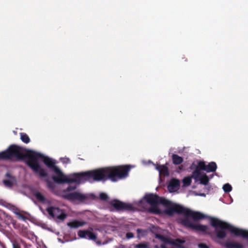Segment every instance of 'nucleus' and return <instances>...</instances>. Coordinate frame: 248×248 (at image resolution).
I'll return each mask as SVG.
<instances>
[{"label":"nucleus","mask_w":248,"mask_h":248,"mask_svg":"<svg viewBox=\"0 0 248 248\" xmlns=\"http://www.w3.org/2000/svg\"><path fill=\"white\" fill-rule=\"evenodd\" d=\"M131 169L130 165L108 167L97 170L74 173L71 177V183L80 184L82 181L91 179L95 181H106L108 179L116 182L126 177Z\"/></svg>","instance_id":"1"},{"label":"nucleus","mask_w":248,"mask_h":248,"mask_svg":"<svg viewBox=\"0 0 248 248\" xmlns=\"http://www.w3.org/2000/svg\"><path fill=\"white\" fill-rule=\"evenodd\" d=\"M175 213L181 214L185 216L186 218L180 220V222L185 227L195 230L198 232H206L208 227L206 225L201 224H196L193 223L188 217H191L194 220L197 221L204 219L206 216L199 212L193 211L188 208L176 204L174 209L173 210V215Z\"/></svg>","instance_id":"2"},{"label":"nucleus","mask_w":248,"mask_h":248,"mask_svg":"<svg viewBox=\"0 0 248 248\" xmlns=\"http://www.w3.org/2000/svg\"><path fill=\"white\" fill-rule=\"evenodd\" d=\"M14 158L25 162L31 168V149L12 144L7 150L0 152V159L9 160Z\"/></svg>","instance_id":"3"},{"label":"nucleus","mask_w":248,"mask_h":248,"mask_svg":"<svg viewBox=\"0 0 248 248\" xmlns=\"http://www.w3.org/2000/svg\"><path fill=\"white\" fill-rule=\"evenodd\" d=\"M144 199L148 203L152 206V207L150 209V212L158 213L159 210L157 208V205L158 204H161L165 207V210L164 212L166 215L169 216L173 215V210L176 203L154 194H147L144 196Z\"/></svg>","instance_id":"4"},{"label":"nucleus","mask_w":248,"mask_h":248,"mask_svg":"<svg viewBox=\"0 0 248 248\" xmlns=\"http://www.w3.org/2000/svg\"><path fill=\"white\" fill-rule=\"evenodd\" d=\"M42 161L49 169L56 174V175L52 176V179L55 183L58 184L71 183V177H67L63 174L59 168L55 165V160L45 156Z\"/></svg>","instance_id":"5"},{"label":"nucleus","mask_w":248,"mask_h":248,"mask_svg":"<svg viewBox=\"0 0 248 248\" xmlns=\"http://www.w3.org/2000/svg\"><path fill=\"white\" fill-rule=\"evenodd\" d=\"M44 157L43 154L32 150V170L38 174L41 178L48 176L47 172L41 167L38 162V160L43 161Z\"/></svg>","instance_id":"6"},{"label":"nucleus","mask_w":248,"mask_h":248,"mask_svg":"<svg viewBox=\"0 0 248 248\" xmlns=\"http://www.w3.org/2000/svg\"><path fill=\"white\" fill-rule=\"evenodd\" d=\"M64 199L71 201H77L80 202H84L90 200H96L97 196L93 193L82 194L78 192H74L65 194L63 195Z\"/></svg>","instance_id":"7"},{"label":"nucleus","mask_w":248,"mask_h":248,"mask_svg":"<svg viewBox=\"0 0 248 248\" xmlns=\"http://www.w3.org/2000/svg\"><path fill=\"white\" fill-rule=\"evenodd\" d=\"M46 211L51 217L60 221H63L67 216L64 210L58 207L50 206L46 208Z\"/></svg>","instance_id":"8"},{"label":"nucleus","mask_w":248,"mask_h":248,"mask_svg":"<svg viewBox=\"0 0 248 248\" xmlns=\"http://www.w3.org/2000/svg\"><path fill=\"white\" fill-rule=\"evenodd\" d=\"M109 204L118 211L131 210L133 208L131 204L123 202L116 199L111 201Z\"/></svg>","instance_id":"9"},{"label":"nucleus","mask_w":248,"mask_h":248,"mask_svg":"<svg viewBox=\"0 0 248 248\" xmlns=\"http://www.w3.org/2000/svg\"><path fill=\"white\" fill-rule=\"evenodd\" d=\"M156 237L164 241L167 244H170L174 246H176L178 248H181L183 243H184V241H182L180 239H176L173 240L170 238H166L161 234H156Z\"/></svg>","instance_id":"10"},{"label":"nucleus","mask_w":248,"mask_h":248,"mask_svg":"<svg viewBox=\"0 0 248 248\" xmlns=\"http://www.w3.org/2000/svg\"><path fill=\"white\" fill-rule=\"evenodd\" d=\"M199 167L207 172H215L217 169V165L215 162H211L208 165H206L204 161H199Z\"/></svg>","instance_id":"11"},{"label":"nucleus","mask_w":248,"mask_h":248,"mask_svg":"<svg viewBox=\"0 0 248 248\" xmlns=\"http://www.w3.org/2000/svg\"><path fill=\"white\" fill-rule=\"evenodd\" d=\"M78 235L81 238L88 239L93 241H95L97 239L96 234L89 230H79Z\"/></svg>","instance_id":"12"},{"label":"nucleus","mask_w":248,"mask_h":248,"mask_svg":"<svg viewBox=\"0 0 248 248\" xmlns=\"http://www.w3.org/2000/svg\"><path fill=\"white\" fill-rule=\"evenodd\" d=\"M5 176L8 178V179L3 180L2 181L3 185L6 187L12 188L16 182L15 177L13 176L9 172L6 173Z\"/></svg>","instance_id":"13"},{"label":"nucleus","mask_w":248,"mask_h":248,"mask_svg":"<svg viewBox=\"0 0 248 248\" xmlns=\"http://www.w3.org/2000/svg\"><path fill=\"white\" fill-rule=\"evenodd\" d=\"M189 168L191 170H194L192 174V177L195 179H198L201 175V171L202 170V169L199 167V161H198L197 164L195 162L192 163Z\"/></svg>","instance_id":"14"},{"label":"nucleus","mask_w":248,"mask_h":248,"mask_svg":"<svg viewBox=\"0 0 248 248\" xmlns=\"http://www.w3.org/2000/svg\"><path fill=\"white\" fill-rule=\"evenodd\" d=\"M14 213L16 215L17 218L19 219L23 220L24 221H26L28 220L31 221V219H30L28 216H27L28 215L26 213L20 211L17 208H14Z\"/></svg>","instance_id":"15"},{"label":"nucleus","mask_w":248,"mask_h":248,"mask_svg":"<svg viewBox=\"0 0 248 248\" xmlns=\"http://www.w3.org/2000/svg\"><path fill=\"white\" fill-rule=\"evenodd\" d=\"M87 224L84 221H79L78 220H73L72 221L67 223V226L71 228H78L83 226Z\"/></svg>","instance_id":"16"},{"label":"nucleus","mask_w":248,"mask_h":248,"mask_svg":"<svg viewBox=\"0 0 248 248\" xmlns=\"http://www.w3.org/2000/svg\"><path fill=\"white\" fill-rule=\"evenodd\" d=\"M180 186V181L176 179H172L170 180L168 188L170 192L174 191Z\"/></svg>","instance_id":"17"},{"label":"nucleus","mask_w":248,"mask_h":248,"mask_svg":"<svg viewBox=\"0 0 248 248\" xmlns=\"http://www.w3.org/2000/svg\"><path fill=\"white\" fill-rule=\"evenodd\" d=\"M156 169L159 171L160 175L167 176L169 175L168 168L165 165H156Z\"/></svg>","instance_id":"18"},{"label":"nucleus","mask_w":248,"mask_h":248,"mask_svg":"<svg viewBox=\"0 0 248 248\" xmlns=\"http://www.w3.org/2000/svg\"><path fill=\"white\" fill-rule=\"evenodd\" d=\"M224 246L226 248H244L242 245L234 242H226Z\"/></svg>","instance_id":"19"},{"label":"nucleus","mask_w":248,"mask_h":248,"mask_svg":"<svg viewBox=\"0 0 248 248\" xmlns=\"http://www.w3.org/2000/svg\"><path fill=\"white\" fill-rule=\"evenodd\" d=\"M34 196L36 200L42 203H46L48 202V200L45 197V196L40 192H37L34 193Z\"/></svg>","instance_id":"20"},{"label":"nucleus","mask_w":248,"mask_h":248,"mask_svg":"<svg viewBox=\"0 0 248 248\" xmlns=\"http://www.w3.org/2000/svg\"><path fill=\"white\" fill-rule=\"evenodd\" d=\"M171 158L173 164L175 165H180L184 161V159L182 157L176 154H172Z\"/></svg>","instance_id":"21"},{"label":"nucleus","mask_w":248,"mask_h":248,"mask_svg":"<svg viewBox=\"0 0 248 248\" xmlns=\"http://www.w3.org/2000/svg\"><path fill=\"white\" fill-rule=\"evenodd\" d=\"M11 219V216L4 211L0 210V222H5Z\"/></svg>","instance_id":"22"},{"label":"nucleus","mask_w":248,"mask_h":248,"mask_svg":"<svg viewBox=\"0 0 248 248\" xmlns=\"http://www.w3.org/2000/svg\"><path fill=\"white\" fill-rule=\"evenodd\" d=\"M209 179L206 174H204L200 178V183L202 185H206L209 182Z\"/></svg>","instance_id":"23"},{"label":"nucleus","mask_w":248,"mask_h":248,"mask_svg":"<svg viewBox=\"0 0 248 248\" xmlns=\"http://www.w3.org/2000/svg\"><path fill=\"white\" fill-rule=\"evenodd\" d=\"M21 140L26 143H29L30 141L29 136L27 134L24 133H21Z\"/></svg>","instance_id":"24"},{"label":"nucleus","mask_w":248,"mask_h":248,"mask_svg":"<svg viewBox=\"0 0 248 248\" xmlns=\"http://www.w3.org/2000/svg\"><path fill=\"white\" fill-rule=\"evenodd\" d=\"M223 189L226 193H229L232 190V187L231 185L228 183L225 184L223 186Z\"/></svg>","instance_id":"25"},{"label":"nucleus","mask_w":248,"mask_h":248,"mask_svg":"<svg viewBox=\"0 0 248 248\" xmlns=\"http://www.w3.org/2000/svg\"><path fill=\"white\" fill-rule=\"evenodd\" d=\"M99 199L103 201H107L108 199V197L105 193L101 192L99 194Z\"/></svg>","instance_id":"26"},{"label":"nucleus","mask_w":248,"mask_h":248,"mask_svg":"<svg viewBox=\"0 0 248 248\" xmlns=\"http://www.w3.org/2000/svg\"><path fill=\"white\" fill-rule=\"evenodd\" d=\"M183 184L185 186H188L191 183V178L189 177H185L183 179Z\"/></svg>","instance_id":"27"},{"label":"nucleus","mask_w":248,"mask_h":248,"mask_svg":"<svg viewBox=\"0 0 248 248\" xmlns=\"http://www.w3.org/2000/svg\"><path fill=\"white\" fill-rule=\"evenodd\" d=\"M46 182L47 186L50 188H53L54 187V185L53 182H52L51 181L49 180L48 179H46L45 180Z\"/></svg>","instance_id":"28"},{"label":"nucleus","mask_w":248,"mask_h":248,"mask_svg":"<svg viewBox=\"0 0 248 248\" xmlns=\"http://www.w3.org/2000/svg\"><path fill=\"white\" fill-rule=\"evenodd\" d=\"M135 248H148V245L145 243H140L136 245Z\"/></svg>","instance_id":"29"},{"label":"nucleus","mask_w":248,"mask_h":248,"mask_svg":"<svg viewBox=\"0 0 248 248\" xmlns=\"http://www.w3.org/2000/svg\"><path fill=\"white\" fill-rule=\"evenodd\" d=\"M13 248H21L20 244L16 241L12 242Z\"/></svg>","instance_id":"30"},{"label":"nucleus","mask_w":248,"mask_h":248,"mask_svg":"<svg viewBox=\"0 0 248 248\" xmlns=\"http://www.w3.org/2000/svg\"><path fill=\"white\" fill-rule=\"evenodd\" d=\"M76 188H77L76 186H69L67 187L66 191L67 192L75 190Z\"/></svg>","instance_id":"31"},{"label":"nucleus","mask_w":248,"mask_h":248,"mask_svg":"<svg viewBox=\"0 0 248 248\" xmlns=\"http://www.w3.org/2000/svg\"><path fill=\"white\" fill-rule=\"evenodd\" d=\"M61 160L62 163L65 164H68L71 162L70 159L67 157L62 158Z\"/></svg>","instance_id":"32"},{"label":"nucleus","mask_w":248,"mask_h":248,"mask_svg":"<svg viewBox=\"0 0 248 248\" xmlns=\"http://www.w3.org/2000/svg\"><path fill=\"white\" fill-rule=\"evenodd\" d=\"M133 237H134V234L132 232H127L126 234V237L127 239H130V238H133Z\"/></svg>","instance_id":"33"},{"label":"nucleus","mask_w":248,"mask_h":248,"mask_svg":"<svg viewBox=\"0 0 248 248\" xmlns=\"http://www.w3.org/2000/svg\"><path fill=\"white\" fill-rule=\"evenodd\" d=\"M199 247L200 248H209L208 246L204 243H200L199 244Z\"/></svg>","instance_id":"34"},{"label":"nucleus","mask_w":248,"mask_h":248,"mask_svg":"<svg viewBox=\"0 0 248 248\" xmlns=\"http://www.w3.org/2000/svg\"><path fill=\"white\" fill-rule=\"evenodd\" d=\"M35 246L37 247V248H44V246L42 244H39L38 243H36L35 244Z\"/></svg>","instance_id":"35"},{"label":"nucleus","mask_w":248,"mask_h":248,"mask_svg":"<svg viewBox=\"0 0 248 248\" xmlns=\"http://www.w3.org/2000/svg\"><path fill=\"white\" fill-rule=\"evenodd\" d=\"M142 230L141 229H138L137 231L138 232V233H140V232H141Z\"/></svg>","instance_id":"36"},{"label":"nucleus","mask_w":248,"mask_h":248,"mask_svg":"<svg viewBox=\"0 0 248 248\" xmlns=\"http://www.w3.org/2000/svg\"><path fill=\"white\" fill-rule=\"evenodd\" d=\"M183 168V165H181V166H179V169L180 170H182Z\"/></svg>","instance_id":"37"},{"label":"nucleus","mask_w":248,"mask_h":248,"mask_svg":"<svg viewBox=\"0 0 248 248\" xmlns=\"http://www.w3.org/2000/svg\"><path fill=\"white\" fill-rule=\"evenodd\" d=\"M31 239H33V234H32V237H31Z\"/></svg>","instance_id":"38"}]
</instances>
